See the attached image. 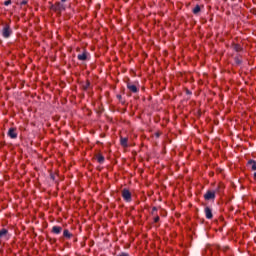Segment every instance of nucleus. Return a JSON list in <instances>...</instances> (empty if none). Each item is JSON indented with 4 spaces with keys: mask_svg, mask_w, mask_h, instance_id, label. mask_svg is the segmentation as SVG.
<instances>
[{
    "mask_svg": "<svg viewBox=\"0 0 256 256\" xmlns=\"http://www.w3.org/2000/svg\"><path fill=\"white\" fill-rule=\"evenodd\" d=\"M11 33H13V30H11V26H9V24H6L2 29V36L5 39H9V37H11Z\"/></svg>",
    "mask_w": 256,
    "mask_h": 256,
    "instance_id": "obj_1",
    "label": "nucleus"
},
{
    "mask_svg": "<svg viewBox=\"0 0 256 256\" xmlns=\"http://www.w3.org/2000/svg\"><path fill=\"white\" fill-rule=\"evenodd\" d=\"M52 11H55V13H61V11L65 10V7L63 6V4H61V2H55L52 6H51Z\"/></svg>",
    "mask_w": 256,
    "mask_h": 256,
    "instance_id": "obj_2",
    "label": "nucleus"
},
{
    "mask_svg": "<svg viewBox=\"0 0 256 256\" xmlns=\"http://www.w3.org/2000/svg\"><path fill=\"white\" fill-rule=\"evenodd\" d=\"M122 197L124 201H126L127 203H131V192L129 191V189L122 190Z\"/></svg>",
    "mask_w": 256,
    "mask_h": 256,
    "instance_id": "obj_3",
    "label": "nucleus"
},
{
    "mask_svg": "<svg viewBox=\"0 0 256 256\" xmlns=\"http://www.w3.org/2000/svg\"><path fill=\"white\" fill-rule=\"evenodd\" d=\"M204 199H205V201H213V200H215V191H213V190H208V191L204 194Z\"/></svg>",
    "mask_w": 256,
    "mask_h": 256,
    "instance_id": "obj_4",
    "label": "nucleus"
},
{
    "mask_svg": "<svg viewBox=\"0 0 256 256\" xmlns=\"http://www.w3.org/2000/svg\"><path fill=\"white\" fill-rule=\"evenodd\" d=\"M8 137H10V139H17V128H10L8 130Z\"/></svg>",
    "mask_w": 256,
    "mask_h": 256,
    "instance_id": "obj_5",
    "label": "nucleus"
},
{
    "mask_svg": "<svg viewBox=\"0 0 256 256\" xmlns=\"http://www.w3.org/2000/svg\"><path fill=\"white\" fill-rule=\"evenodd\" d=\"M205 215H206V219H213V211L211 210V208L206 207L204 209Z\"/></svg>",
    "mask_w": 256,
    "mask_h": 256,
    "instance_id": "obj_6",
    "label": "nucleus"
},
{
    "mask_svg": "<svg viewBox=\"0 0 256 256\" xmlns=\"http://www.w3.org/2000/svg\"><path fill=\"white\" fill-rule=\"evenodd\" d=\"M127 88L129 89V91H131L132 93H137L139 91V88H137V86H135L134 84L128 83L127 84Z\"/></svg>",
    "mask_w": 256,
    "mask_h": 256,
    "instance_id": "obj_7",
    "label": "nucleus"
},
{
    "mask_svg": "<svg viewBox=\"0 0 256 256\" xmlns=\"http://www.w3.org/2000/svg\"><path fill=\"white\" fill-rule=\"evenodd\" d=\"M128 141H129L128 138L121 137V138H120V144H121V146L124 147V148L129 147Z\"/></svg>",
    "mask_w": 256,
    "mask_h": 256,
    "instance_id": "obj_8",
    "label": "nucleus"
},
{
    "mask_svg": "<svg viewBox=\"0 0 256 256\" xmlns=\"http://www.w3.org/2000/svg\"><path fill=\"white\" fill-rule=\"evenodd\" d=\"M61 231H63V228L60 226H53V228H52V233H54L55 235H59V233H61Z\"/></svg>",
    "mask_w": 256,
    "mask_h": 256,
    "instance_id": "obj_9",
    "label": "nucleus"
},
{
    "mask_svg": "<svg viewBox=\"0 0 256 256\" xmlns=\"http://www.w3.org/2000/svg\"><path fill=\"white\" fill-rule=\"evenodd\" d=\"M247 165H248V167H251L252 171H256V161L255 160H249Z\"/></svg>",
    "mask_w": 256,
    "mask_h": 256,
    "instance_id": "obj_10",
    "label": "nucleus"
},
{
    "mask_svg": "<svg viewBox=\"0 0 256 256\" xmlns=\"http://www.w3.org/2000/svg\"><path fill=\"white\" fill-rule=\"evenodd\" d=\"M96 160L98 163H105V157L103 156V154H97Z\"/></svg>",
    "mask_w": 256,
    "mask_h": 256,
    "instance_id": "obj_11",
    "label": "nucleus"
},
{
    "mask_svg": "<svg viewBox=\"0 0 256 256\" xmlns=\"http://www.w3.org/2000/svg\"><path fill=\"white\" fill-rule=\"evenodd\" d=\"M79 61H87V52H83L82 54L78 55Z\"/></svg>",
    "mask_w": 256,
    "mask_h": 256,
    "instance_id": "obj_12",
    "label": "nucleus"
},
{
    "mask_svg": "<svg viewBox=\"0 0 256 256\" xmlns=\"http://www.w3.org/2000/svg\"><path fill=\"white\" fill-rule=\"evenodd\" d=\"M7 233H9V230H7L6 228H2L0 230V240L2 239V237H6Z\"/></svg>",
    "mask_w": 256,
    "mask_h": 256,
    "instance_id": "obj_13",
    "label": "nucleus"
},
{
    "mask_svg": "<svg viewBox=\"0 0 256 256\" xmlns=\"http://www.w3.org/2000/svg\"><path fill=\"white\" fill-rule=\"evenodd\" d=\"M63 236L66 237V239H71V237H73V234H71V232H69V230H64L63 232Z\"/></svg>",
    "mask_w": 256,
    "mask_h": 256,
    "instance_id": "obj_14",
    "label": "nucleus"
},
{
    "mask_svg": "<svg viewBox=\"0 0 256 256\" xmlns=\"http://www.w3.org/2000/svg\"><path fill=\"white\" fill-rule=\"evenodd\" d=\"M200 12H201V6L199 5H196L192 10V13H194V15H197V13H200Z\"/></svg>",
    "mask_w": 256,
    "mask_h": 256,
    "instance_id": "obj_15",
    "label": "nucleus"
},
{
    "mask_svg": "<svg viewBox=\"0 0 256 256\" xmlns=\"http://www.w3.org/2000/svg\"><path fill=\"white\" fill-rule=\"evenodd\" d=\"M89 85H91V83H89V81H87L86 85L84 86V89H89Z\"/></svg>",
    "mask_w": 256,
    "mask_h": 256,
    "instance_id": "obj_16",
    "label": "nucleus"
},
{
    "mask_svg": "<svg viewBox=\"0 0 256 256\" xmlns=\"http://www.w3.org/2000/svg\"><path fill=\"white\" fill-rule=\"evenodd\" d=\"M159 216L154 217V223H159Z\"/></svg>",
    "mask_w": 256,
    "mask_h": 256,
    "instance_id": "obj_17",
    "label": "nucleus"
},
{
    "mask_svg": "<svg viewBox=\"0 0 256 256\" xmlns=\"http://www.w3.org/2000/svg\"><path fill=\"white\" fill-rule=\"evenodd\" d=\"M4 5L8 6V5H11V0H7L4 2Z\"/></svg>",
    "mask_w": 256,
    "mask_h": 256,
    "instance_id": "obj_18",
    "label": "nucleus"
},
{
    "mask_svg": "<svg viewBox=\"0 0 256 256\" xmlns=\"http://www.w3.org/2000/svg\"><path fill=\"white\" fill-rule=\"evenodd\" d=\"M153 211H157V207H153Z\"/></svg>",
    "mask_w": 256,
    "mask_h": 256,
    "instance_id": "obj_19",
    "label": "nucleus"
},
{
    "mask_svg": "<svg viewBox=\"0 0 256 256\" xmlns=\"http://www.w3.org/2000/svg\"><path fill=\"white\" fill-rule=\"evenodd\" d=\"M62 1V3H65L67 0H61Z\"/></svg>",
    "mask_w": 256,
    "mask_h": 256,
    "instance_id": "obj_20",
    "label": "nucleus"
},
{
    "mask_svg": "<svg viewBox=\"0 0 256 256\" xmlns=\"http://www.w3.org/2000/svg\"><path fill=\"white\" fill-rule=\"evenodd\" d=\"M23 3V5H25V3H27V2H22Z\"/></svg>",
    "mask_w": 256,
    "mask_h": 256,
    "instance_id": "obj_21",
    "label": "nucleus"
}]
</instances>
